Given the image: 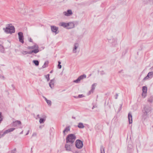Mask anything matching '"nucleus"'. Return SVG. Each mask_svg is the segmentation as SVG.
<instances>
[{
	"mask_svg": "<svg viewBox=\"0 0 153 153\" xmlns=\"http://www.w3.org/2000/svg\"><path fill=\"white\" fill-rule=\"evenodd\" d=\"M76 136L74 134H68L66 139V142L67 143H71L72 144L76 139Z\"/></svg>",
	"mask_w": 153,
	"mask_h": 153,
	"instance_id": "f257e3e1",
	"label": "nucleus"
},
{
	"mask_svg": "<svg viewBox=\"0 0 153 153\" xmlns=\"http://www.w3.org/2000/svg\"><path fill=\"white\" fill-rule=\"evenodd\" d=\"M7 25V27H6V28H3V30L4 32L7 33H10L11 34L14 33L15 32V30L14 26H10V24H8Z\"/></svg>",
	"mask_w": 153,
	"mask_h": 153,
	"instance_id": "f03ea898",
	"label": "nucleus"
},
{
	"mask_svg": "<svg viewBox=\"0 0 153 153\" xmlns=\"http://www.w3.org/2000/svg\"><path fill=\"white\" fill-rule=\"evenodd\" d=\"M60 25L61 26L64 27H67L71 25V27H68V29L72 28L74 27V24L72 23H66L65 22H61L60 23Z\"/></svg>",
	"mask_w": 153,
	"mask_h": 153,
	"instance_id": "7ed1b4c3",
	"label": "nucleus"
},
{
	"mask_svg": "<svg viewBox=\"0 0 153 153\" xmlns=\"http://www.w3.org/2000/svg\"><path fill=\"white\" fill-rule=\"evenodd\" d=\"M83 145V142L80 140L78 139L76 140L75 146L77 148L80 149L82 147Z\"/></svg>",
	"mask_w": 153,
	"mask_h": 153,
	"instance_id": "20e7f679",
	"label": "nucleus"
},
{
	"mask_svg": "<svg viewBox=\"0 0 153 153\" xmlns=\"http://www.w3.org/2000/svg\"><path fill=\"white\" fill-rule=\"evenodd\" d=\"M86 77V75L85 74L81 75L76 80L74 81V82L78 83H79L80 81L83 79L84 78H85Z\"/></svg>",
	"mask_w": 153,
	"mask_h": 153,
	"instance_id": "39448f33",
	"label": "nucleus"
},
{
	"mask_svg": "<svg viewBox=\"0 0 153 153\" xmlns=\"http://www.w3.org/2000/svg\"><path fill=\"white\" fill-rule=\"evenodd\" d=\"M18 35L19 36V38L20 42L22 43H23L24 42V41L23 40L24 36L22 33V32H19L18 33Z\"/></svg>",
	"mask_w": 153,
	"mask_h": 153,
	"instance_id": "423d86ee",
	"label": "nucleus"
},
{
	"mask_svg": "<svg viewBox=\"0 0 153 153\" xmlns=\"http://www.w3.org/2000/svg\"><path fill=\"white\" fill-rule=\"evenodd\" d=\"M151 110V108L148 106H146L144 107V114H147Z\"/></svg>",
	"mask_w": 153,
	"mask_h": 153,
	"instance_id": "0eeeda50",
	"label": "nucleus"
},
{
	"mask_svg": "<svg viewBox=\"0 0 153 153\" xmlns=\"http://www.w3.org/2000/svg\"><path fill=\"white\" fill-rule=\"evenodd\" d=\"M34 50H32V51H35L33 52H32V53H37L39 51V47L38 45L36 44H35L34 45H33Z\"/></svg>",
	"mask_w": 153,
	"mask_h": 153,
	"instance_id": "6e6552de",
	"label": "nucleus"
},
{
	"mask_svg": "<svg viewBox=\"0 0 153 153\" xmlns=\"http://www.w3.org/2000/svg\"><path fill=\"white\" fill-rule=\"evenodd\" d=\"M63 14L66 16H70L72 14V10H68L67 11H64L63 13Z\"/></svg>",
	"mask_w": 153,
	"mask_h": 153,
	"instance_id": "1a4fd4ad",
	"label": "nucleus"
},
{
	"mask_svg": "<svg viewBox=\"0 0 153 153\" xmlns=\"http://www.w3.org/2000/svg\"><path fill=\"white\" fill-rule=\"evenodd\" d=\"M143 93L142 95V96H144L145 97L146 96V93L147 91V87L146 86H144L142 88Z\"/></svg>",
	"mask_w": 153,
	"mask_h": 153,
	"instance_id": "9d476101",
	"label": "nucleus"
},
{
	"mask_svg": "<svg viewBox=\"0 0 153 153\" xmlns=\"http://www.w3.org/2000/svg\"><path fill=\"white\" fill-rule=\"evenodd\" d=\"M51 31L55 33L56 34L58 33H59V31H58V27L54 26H51Z\"/></svg>",
	"mask_w": 153,
	"mask_h": 153,
	"instance_id": "9b49d317",
	"label": "nucleus"
},
{
	"mask_svg": "<svg viewBox=\"0 0 153 153\" xmlns=\"http://www.w3.org/2000/svg\"><path fill=\"white\" fill-rule=\"evenodd\" d=\"M21 122L19 120H17L15 121H13L12 123L13 126L14 127H16L18 125L21 124Z\"/></svg>",
	"mask_w": 153,
	"mask_h": 153,
	"instance_id": "f8f14e48",
	"label": "nucleus"
},
{
	"mask_svg": "<svg viewBox=\"0 0 153 153\" xmlns=\"http://www.w3.org/2000/svg\"><path fill=\"white\" fill-rule=\"evenodd\" d=\"M72 146V144H66L65 146V148L66 149V150L67 151H71V146Z\"/></svg>",
	"mask_w": 153,
	"mask_h": 153,
	"instance_id": "ddd939ff",
	"label": "nucleus"
},
{
	"mask_svg": "<svg viewBox=\"0 0 153 153\" xmlns=\"http://www.w3.org/2000/svg\"><path fill=\"white\" fill-rule=\"evenodd\" d=\"M38 117L39 118V122L40 123H43L45 121L46 117L45 116H44L42 118L39 117Z\"/></svg>",
	"mask_w": 153,
	"mask_h": 153,
	"instance_id": "4468645a",
	"label": "nucleus"
},
{
	"mask_svg": "<svg viewBox=\"0 0 153 153\" xmlns=\"http://www.w3.org/2000/svg\"><path fill=\"white\" fill-rule=\"evenodd\" d=\"M54 79H51L50 81V82L49 83V85L51 88H53L54 87Z\"/></svg>",
	"mask_w": 153,
	"mask_h": 153,
	"instance_id": "2eb2a0df",
	"label": "nucleus"
},
{
	"mask_svg": "<svg viewBox=\"0 0 153 153\" xmlns=\"http://www.w3.org/2000/svg\"><path fill=\"white\" fill-rule=\"evenodd\" d=\"M78 47V43H75L74 45V47L73 49V52L74 53H75L76 52V50L77 48Z\"/></svg>",
	"mask_w": 153,
	"mask_h": 153,
	"instance_id": "dca6fc26",
	"label": "nucleus"
},
{
	"mask_svg": "<svg viewBox=\"0 0 153 153\" xmlns=\"http://www.w3.org/2000/svg\"><path fill=\"white\" fill-rule=\"evenodd\" d=\"M32 52H33V51H31L30 52H28L27 51H23L22 52V54L25 55L27 54H31L32 53Z\"/></svg>",
	"mask_w": 153,
	"mask_h": 153,
	"instance_id": "f3484780",
	"label": "nucleus"
},
{
	"mask_svg": "<svg viewBox=\"0 0 153 153\" xmlns=\"http://www.w3.org/2000/svg\"><path fill=\"white\" fill-rule=\"evenodd\" d=\"M128 118L129 123L131 124L132 123V115H128Z\"/></svg>",
	"mask_w": 153,
	"mask_h": 153,
	"instance_id": "a211bd4d",
	"label": "nucleus"
},
{
	"mask_svg": "<svg viewBox=\"0 0 153 153\" xmlns=\"http://www.w3.org/2000/svg\"><path fill=\"white\" fill-rule=\"evenodd\" d=\"M111 41H112V45L113 46H115L117 45V41L116 39H112Z\"/></svg>",
	"mask_w": 153,
	"mask_h": 153,
	"instance_id": "6ab92c4d",
	"label": "nucleus"
},
{
	"mask_svg": "<svg viewBox=\"0 0 153 153\" xmlns=\"http://www.w3.org/2000/svg\"><path fill=\"white\" fill-rule=\"evenodd\" d=\"M78 127L79 128H84L85 126H84L82 123H79Z\"/></svg>",
	"mask_w": 153,
	"mask_h": 153,
	"instance_id": "aec40b11",
	"label": "nucleus"
},
{
	"mask_svg": "<svg viewBox=\"0 0 153 153\" xmlns=\"http://www.w3.org/2000/svg\"><path fill=\"white\" fill-rule=\"evenodd\" d=\"M4 49L3 46L1 45H0V51L2 53H4Z\"/></svg>",
	"mask_w": 153,
	"mask_h": 153,
	"instance_id": "412c9836",
	"label": "nucleus"
},
{
	"mask_svg": "<svg viewBox=\"0 0 153 153\" xmlns=\"http://www.w3.org/2000/svg\"><path fill=\"white\" fill-rule=\"evenodd\" d=\"M96 84L94 83L91 86V91H94L96 86Z\"/></svg>",
	"mask_w": 153,
	"mask_h": 153,
	"instance_id": "4be33fe9",
	"label": "nucleus"
},
{
	"mask_svg": "<svg viewBox=\"0 0 153 153\" xmlns=\"http://www.w3.org/2000/svg\"><path fill=\"white\" fill-rule=\"evenodd\" d=\"M33 63L36 66H38L39 65V62L37 60H34L33 61Z\"/></svg>",
	"mask_w": 153,
	"mask_h": 153,
	"instance_id": "5701e85b",
	"label": "nucleus"
},
{
	"mask_svg": "<svg viewBox=\"0 0 153 153\" xmlns=\"http://www.w3.org/2000/svg\"><path fill=\"white\" fill-rule=\"evenodd\" d=\"M48 61H46L45 62L44 64V65L42 66V68H46L48 65Z\"/></svg>",
	"mask_w": 153,
	"mask_h": 153,
	"instance_id": "b1692460",
	"label": "nucleus"
},
{
	"mask_svg": "<svg viewBox=\"0 0 153 153\" xmlns=\"http://www.w3.org/2000/svg\"><path fill=\"white\" fill-rule=\"evenodd\" d=\"M153 100V97H150L148 100V101L150 102H152Z\"/></svg>",
	"mask_w": 153,
	"mask_h": 153,
	"instance_id": "393cba45",
	"label": "nucleus"
},
{
	"mask_svg": "<svg viewBox=\"0 0 153 153\" xmlns=\"http://www.w3.org/2000/svg\"><path fill=\"white\" fill-rule=\"evenodd\" d=\"M100 151L101 153H105L104 149L102 146H101Z\"/></svg>",
	"mask_w": 153,
	"mask_h": 153,
	"instance_id": "a878e982",
	"label": "nucleus"
},
{
	"mask_svg": "<svg viewBox=\"0 0 153 153\" xmlns=\"http://www.w3.org/2000/svg\"><path fill=\"white\" fill-rule=\"evenodd\" d=\"M67 129V127H66L63 131V133L64 135H66L65 132L67 133L68 132Z\"/></svg>",
	"mask_w": 153,
	"mask_h": 153,
	"instance_id": "bb28decb",
	"label": "nucleus"
},
{
	"mask_svg": "<svg viewBox=\"0 0 153 153\" xmlns=\"http://www.w3.org/2000/svg\"><path fill=\"white\" fill-rule=\"evenodd\" d=\"M58 67L59 69H61L62 68V66L60 65L61 62L60 61H59L58 62Z\"/></svg>",
	"mask_w": 153,
	"mask_h": 153,
	"instance_id": "cd10ccee",
	"label": "nucleus"
},
{
	"mask_svg": "<svg viewBox=\"0 0 153 153\" xmlns=\"http://www.w3.org/2000/svg\"><path fill=\"white\" fill-rule=\"evenodd\" d=\"M49 75V74H48L47 75H45V76L46 79H47L48 81L50 79Z\"/></svg>",
	"mask_w": 153,
	"mask_h": 153,
	"instance_id": "c85d7f7f",
	"label": "nucleus"
},
{
	"mask_svg": "<svg viewBox=\"0 0 153 153\" xmlns=\"http://www.w3.org/2000/svg\"><path fill=\"white\" fill-rule=\"evenodd\" d=\"M46 102H47V104L49 105H51V102L50 100H47V101H46Z\"/></svg>",
	"mask_w": 153,
	"mask_h": 153,
	"instance_id": "c756f323",
	"label": "nucleus"
},
{
	"mask_svg": "<svg viewBox=\"0 0 153 153\" xmlns=\"http://www.w3.org/2000/svg\"><path fill=\"white\" fill-rule=\"evenodd\" d=\"M152 74H153V72H149V73H148V74H147V76L150 77V76Z\"/></svg>",
	"mask_w": 153,
	"mask_h": 153,
	"instance_id": "7c9ffc66",
	"label": "nucleus"
},
{
	"mask_svg": "<svg viewBox=\"0 0 153 153\" xmlns=\"http://www.w3.org/2000/svg\"><path fill=\"white\" fill-rule=\"evenodd\" d=\"M9 129L8 130H7L4 131L3 133V135H5L6 134L9 132Z\"/></svg>",
	"mask_w": 153,
	"mask_h": 153,
	"instance_id": "2f4dec72",
	"label": "nucleus"
},
{
	"mask_svg": "<svg viewBox=\"0 0 153 153\" xmlns=\"http://www.w3.org/2000/svg\"><path fill=\"white\" fill-rule=\"evenodd\" d=\"M27 48L29 50H31V49L34 50V48L33 46H28Z\"/></svg>",
	"mask_w": 153,
	"mask_h": 153,
	"instance_id": "473e14b6",
	"label": "nucleus"
},
{
	"mask_svg": "<svg viewBox=\"0 0 153 153\" xmlns=\"http://www.w3.org/2000/svg\"><path fill=\"white\" fill-rule=\"evenodd\" d=\"M15 129V128H10V129H9V131L10 132L12 131H13V130H14Z\"/></svg>",
	"mask_w": 153,
	"mask_h": 153,
	"instance_id": "72a5a7b5",
	"label": "nucleus"
},
{
	"mask_svg": "<svg viewBox=\"0 0 153 153\" xmlns=\"http://www.w3.org/2000/svg\"><path fill=\"white\" fill-rule=\"evenodd\" d=\"M16 151V149L14 148L13 150L11 151V153H15Z\"/></svg>",
	"mask_w": 153,
	"mask_h": 153,
	"instance_id": "f704fd0d",
	"label": "nucleus"
},
{
	"mask_svg": "<svg viewBox=\"0 0 153 153\" xmlns=\"http://www.w3.org/2000/svg\"><path fill=\"white\" fill-rule=\"evenodd\" d=\"M143 1L145 2V3H149L150 2L151 0H143Z\"/></svg>",
	"mask_w": 153,
	"mask_h": 153,
	"instance_id": "c9c22d12",
	"label": "nucleus"
},
{
	"mask_svg": "<svg viewBox=\"0 0 153 153\" xmlns=\"http://www.w3.org/2000/svg\"><path fill=\"white\" fill-rule=\"evenodd\" d=\"M3 133L2 132H0V138H1V137H2L4 135H3Z\"/></svg>",
	"mask_w": 153,
	"mask_h": 153,
	"instance_id": "e433bc0d",
	"label": "nucleus"
},
{
	"mask_svg": "<svg viewBox=\"0 0 153 153\" xmlns=\"http://www.w3.org/2000/svg\"><path fill=\"white\" fill-rule=\"evenodd\" d=\"M83 97V95L82 94H79L78 95L77 98H81Z\"/></svg>",
	"mask_w": 153,
	"mask_h": 153,
	"instance_id": "4c0bfd02",
	"label": "nucleus"
},
{
	"mask_svg": "<svg viewBox=\"0 0 153 153\" xmlns=\"http://www.w3.org/2000/svg\"><path fill=\"white\" fill-rule=\"evenodd\" d=\"M132 147V146L131 145L128 144V149L130 148L131 149V147Z\"/></svg>",
	"mask_w": 153,
	"mask_h": 153,
	"instance_id": "58836bf2",
	"label": "nucleus"
},
{
	"mask_svg": "<svg viewBox=\"0 0 153 153\" xmlns=\"http://www.w3.org/2000/svg\"><path fill=\"white\" fill-rule=\"evenodd\" d=\"M149 77V76H147V75L146 77H145L144 78L143 80H146V79H148Z\"/></svg>",
	"mask_w": 153,
	"mask_h": 153,
	"instance_id": "ea45409f",
	"label": "nucleus"
},
{
	"mask_svg": "<svg viewBox=\"0 0 153 153\" xmlns=\"http://www.w3.org/2000/svg\"><path fill=\"white\" fill-rule=\"evenodd\" d=\"M0 78L3 79H4L5 78L4 76H2L1 75H0Z\"/></svg>",
	"mask_w": 153,
	"mask_h": 153,
	"instance_id": "a19ab883",
	"label": "nucleus"
},
{
	"mask_svg": "<svg viewBox=\"0 0 153 153\" xmlns=\"http://www.w3.org/2000/svg\"><path fill=\"white\" fill-rule=\"evenodd\" d=\"M118 97V94H116V95H115V99H117V97Z\"/></svg>",
	"mask_w": 153,
	"mask_h": 153,
	"instance_id": "79ce46f5",
	"label": "nucleus"
},
{
	"mask_svg": "<svg viewBox=\"0 0 153 153\" xmlns=\"http://www.w3.org/2000/svg\"><path fill=\"white\" fill-rule=\"evenodd\" d=\"M36 135V133H34L32 134V136H35Z\"/></svg>",
	"mask_w": 153,
	"mask_h": 153,
	"instance_id": "37998d69",
	"label": "nucleus"
},
{
	"mask_svg": "<svg viewBox=\"0 0 153 153\" xmlns=\"http://www.w3.org/2000/svg\"><path fill=\"white\" fill-rule=\"evenodd\" d=\"M67 127V130L68 131V132L69 131H70V126H68V127Z\"/></svg>",
	"mask_w": 153,
	"mask_h": 153,
	"instance_id": "c03bdc74",
	"label": "nucleus"
},
{
	"mask_svg": "<svg viewBox=\"0 0 153 153\" xmlns=\"http://www.w3.org/2000/svg\"><path fill=\"white\" fill-rule=\"evenodd\" d=\"M94 91H91V90L88 93V95H89L91 93H93V92Z\"/></svg>",
	"mask_w": 153,
	"mask_h": 153,
	"instance_id": "a18cd8bd",
	"label": "nucleus"
},
{
	"mask_svg": "<svg viewBox=\"0 0 153 153\" xmlns=\"http://www.w3.org/2000/svg\"><path fill=\"white\" fill-rule=\"evenodd\" d=\"M29 42H33L32 39H31V38H30V39H29Z\"/></svg>",
	"mask_w": 153,
	"mask_h": 153,
	"instance_id": "49530a36",
	"label": "nucleus"
},
{
	"mask_svg": "<svg viewBox=\"0 0 153 153\" xmlns=\"http://www.w3.org/2000/svg\"><path fill=\"white\" fill-rule=\"evenodd\" d=\"M29 132H30V131L29 130H28L27 131V133L26 134V135H28L29 134Z\"/></svg>",
	"mask_w": 153,
	"mask_h": 153,
	"instance_id": "de8ad7c7",
	"label": "nucleus"
},
{
	"mask_svg": "<svg viewBox=\"0 0 153 153\" xmlns=\"http://www.w3.org/2000/svg\"><path fill=\"white\" fill-rule=\"evenodd\" d=\"M43 97L45 99V101H47V100H48L45 97Z\"/></svg>",
	"mask_w": 153,
	"mask_h": 153,
	"instance_id": "09e8293b",
	"label": "nucleus"
},
{
	"mask_svg": "<svg viewBox=\"0 0 153 153\" xmlns=\"http://www.w3.org/2000/svg\"><path fill=\"white\" fill-rule=\"evenodd\" d=\"M23 131H22L20 133V134H23Z\"/></svg>",
	"mask_w": 153,
	"mask_h": 153,
	"instance_id": "8fccbe9b",
	"label": "nucleus"
},
{
	"mask_svg": "<svg viewBox=\"0 0 153 153\" xmlns=\"http://www.w3.org/2000/svg\"><path fill=\"white\" fill-rule=\"evenodd\" d=\"M97 107V106H93V107H92V109H93L94 108H95V107Z\"/></svg>",
	"mask_w": 153,
	"mask_h": 153,
	"instance_id": "3c124183",
	"label": "nucleus"
},
{
	"mask_svg": "<svg viewBox=\"0 0 153 153\" xmlns=\"http://www.w3.org/2000/svg\"><path fill=\"white\" fill-rule=\"evenodd\" d=\"M128 115H131V112H129L128 114Z\"/></svg>",
	"mask_w": 153,
	"mask_h": 153,
	"instance_id": "603ef678",
	"label": "nucleus"
},
{
	"mask_svg": "<svg viewBox=\"0 0 153 153\" xmlns=\"http://www.w3.org/2000/svg\"><path fill=\"white\" fill-rule=\"evenodd\" d=\"M122 71H123V70H121V71H119V73H121V72Z\"/></svg>",
	"mask_w": 153,
	"mask_h": 153,
	"instance_id": "864d4df0",
	"label": "nucleus"
},
{
	"mask_svg": "<svg viewBox=\"0 0 153 153\" xmlns=\"http://www.w3.org/2000/svg\"><path fill=\"white\" fill-rule=\"evenodd\" d=\"M52 72H53V71L52 70V71H50V73H52Z\"/></svg>",
	"mask_w": 153,
	"mask_h": 153,
	"instance_id": "5fc2aeb1",
	"label": "nucleus"
},
{
	"mask_svg": "<svg viewBox=\"0 0 153 153\" xmlns=\"http://www.w3.org/2000/svg\"><path fill=\"white\" fill-rule=\"evenodd\" d=\"M122 105H120V109H121V107H122Z\"/></svg>",
	"mask_w": 153,
	"mask_h": 153,
	"instance_id": "6e6d98bb",
	"label": "nucleus"
},
{
	"mask_svg": "<svg viewBox=\"0 0 153 153\" xmlns=\"http://www.w3.org/2000/svg\"><path fill=\"white\" fill-rule=\"evenodd\" d=\"M2 113L1 112H0V115H1Z\"/></svg>",
	"mask_w": 153,
	"mask_h": 153,
	"instance_id": "4d7b16f0",
	"label": "nucleus"
},
{
	"mask_svg": "<svg viewBox=\"0 0 153 153\" xmlns=\"http://www.w3.org/2000/svg\"><path fill=\"white\" fill-rule=\"evenodd\" d=\"M74 97L75 98H77V97Z\"/></svg>",
	"mask_w": 153,
	"mask_h": 153,
	"instance_id": "13d9d810",
	"label": "nucleus"
},
{
	"mask_svg": "<svg viewBox=\"0 0 153 153\" xmlns=\"http://www.w3.org/2000/svg\"><path fill=\"white\" fill-rule=\"evenodd\" d=\"M72 118H75V117H72Z\"/></svg>",
	"mask_w": 153,
	"mask_h": 153,
	"instance_id": "bf43d9fd",
	"label": "nucleus"
},
{
	"mask_svg": "<svg viewBox=\"0 0 153 153\" xmlns=\"http://www.w3.org/2000/svg\"><path fill=\"white\" fill-rule=\"evenodd\" d=\"M37 116H39V115H37Z\"/></svg>",
	"mask_w": 153,
	"mask_h": 153,
	"instance_id": "052dcab7",
	"label": "nucleus"
}]
</instances>
